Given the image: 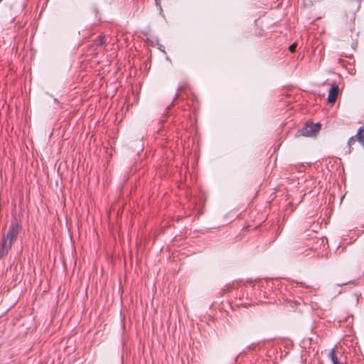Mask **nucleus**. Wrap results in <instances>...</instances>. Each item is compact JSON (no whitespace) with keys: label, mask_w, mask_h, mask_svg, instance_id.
I'll list each match as a JSON object with an SVG mask.
<instances>
[{"label":"nucleus","mask_w":364,"mask_h":364,"mask_svg":"<svg viewBox=\"0 0 364 364\" xmlns=\"http://www.w3.org/2000/svg\"><path fill=\"white\" fill-rule=\"evenodd\" d=\"M355 141H356L355 136H351V137L348 139V146H351L353 144H355Z\"/></svg>","instance_id":"7"},{"label":"nucleus","mask_w":364,"mask_h":364,"mask_svg":"<svg viewBox=\"0 0 364 364\" xmlns=\"http://www.w3.org/2000/svg\"><path fill=\"white\" fill-rule=\"evenodd\" d=\"M2 0H0V2Z\"/></svg>","instance_id":"12"},{"label":"nucleus","mask_w":364,"mask_h":364,"mask_svg":"<svg viewBox=\"0 0 364 364\" xmlns=\"http://www.w3.org/2000/svg\"><path fill=\"white\" fill-rule=\"evenodd\" d=\"M155 1H156V4L158 5L159 4L160 0H155Z\"/></svg>","instance_id":"11"},{"label":"nucleus","mask_w":364,"mask_h":364,"mask_svg":"<svg viewBox=\"0 0 364 364\" xmlns=\"http://www.w3.org/2000/svg\"><path fill=\"white\" fill-rule=\"evenodd\" d=\"M338 91H339V88L337 85L334 84L331 87L329 92H328V98H327L328 102L329 103H334L336 101Z\"/></svg>","instance_id":"3"},{"label":"nucleus","mask_w":364,"mask_h":364,"mask_svg":"<svg viewBox=\"0 0 364 364\" xmlns=\"http://www.w3.org/2000/svg\"><path fill=\"white\" fill-rule=\"evenodd\" d=\"M320 129L321 124L319 123H306V125L302 129L298 130L297 135H301L304 136H312L317 134Z\"/></svg>","instance_id":"2"},{"label":"nucleus","mask_w":364,"mask_h":364,"mask_svg":"<svg viewBox=\"0 0 364 364\" xmlns=\"http://www.w3.org/2000/svg\"><path fill=\"white\" fill-rule=\"evenodd\" d=\"M178 97H179V93H178V92H177V93L176 94L175 97H173V101H172L171 105H173V103L174 102V101H175V100H176Z\"/></svg>","instance_id":"9"},{"label":"nucleus","mask_w":364,"mask_h":364,"mask_svg":"<svg viewBox=\"0 0 364 364\" xmlns=\"http://www.w3.org/2000/svg\"><path fill=\"white\" fill-rule=\"evenodd\" d=\"M296 45L294 43L289 47V49L291 53H294L296 50Z\"/></svg>","instance_id":"8"},{"label":"nucleus","mask_w":364,"mask_h":364,"mask_svg":"<svg viewBox=\"0 0 364 364\" xmlns=\"http://www.w3.org/2000/svg\"><path fill=\"white\" fill-rule=\"evenodd\" d=\"M21 230V226L18 223H12L9 227L6 234L1 240L0 258L8 254Z\"/></svg>","instance_id":"1"},{"label":"nucleus","mask_w":364,"mask_h":364,"mask_svg":"<svg viewBox=\"0 0 364 364\" xmlns=\"http://www.w3.org/2000/svg\"><path fill=\"white\" fill-rule=\"evenodd\" d=\"M105 43V36L100 35L97 37V39L95 41L96 46H101Z\"/></svg>","instance_id":"6"},{"label":"nucleus","mask_w":364,"mask_h":364,"mask_svg":"<svg viewBox=\"0 0 364 364\" xmlns=\"http://www.w3.org/2000/svg\"><path fill=\"white\" fill-rule=\"evenodd\" d=\"M351 283H353V282H346V283H343V284H338L339 287H342L343 285H346L347 284H351Z\"/></svg>","instance_id":"10"},{"label":"nucleus","mask_w":364,"mask_h":364,"mask_svg":"<svg viewBox=\"0 0 364 364\" xmlns=\"http://www.w3.org/2000/svg\"><path fill=\"white\" fill-rule=\"evenodd\" d=\"M354 136L364 146V129L363 127L358 129L357 134Z\"/></svg>","instance_id":"5"},{"label":"nucleus","mask_w":364,"mask_h":364,"mask_svg":"<svg viewBox=\"0 0 364 364\" xmlns=\"http://www.w3.org/2000/svg\"><path fill=\"white\" fill-rule=\"evenodd\" d=\"M328 358L331 360L333 364H342L338 361V357L336 354V349L335 348H332L330 352L328 353Z\"/></svg>","instance_id":"4"}]
</instances>
